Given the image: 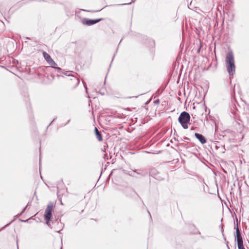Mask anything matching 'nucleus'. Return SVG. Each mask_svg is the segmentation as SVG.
I'll list each match as a JSON object with an SVG mask.
<instances>
[{
    "mask_svg": "<svg viewBox=\"0 0 249 249\" xmlns=\"http://www.w3.org/2000/svg\"><path fill=\"white\" fill-rule=\"evenodd\" d=\"M221 231H222V232H223V228H222H222H221Z\"/></svg>",
    "mask_w": 249,
    "mask_h": 249,
    "instance_id": "nucleus-21",
    "label": "nucleus"
},
{
    "mask_svg": "<svg viewBox=\"0 0 249 249\" xmlns=\"http://www.w3.org/2000/svg\"><path fill=\"white\" fill-rule=\"evenodd\" d=\"M227 70L230 75H233L235 71V66L233 53L232 51L228 52L225 58Z\"/></svg>",
    "mask_w": 249,
    "mask_h": 249,
    "instance_id": "nucleus-1",
    "label": "nucleus"
},
{
    "mask_svg": "<svg viewBox=\"0 0 249 249\" xmlns=\"http://www.w3.org/2000/svg\"><path fill=\"white\" fill-rule=\"evenodd\" d=\"M191 5H192V2L190 3V5H188V8H189V9H191V8H192L191 7Z\"/></svg>",
    "mask_w": 249,
    "mask_h": 249,
    "instance_id": "nucleus-16",
    "label": "nucleus"
},
{
    "mask_svg": "<svg viewBox=\"0 0 249 249\" xmlns=\"http://www.w3.org/2000/svg\"><path fill=\"white\" fill-rule=\"evenodd\" d=\"M130 3H131V2H130V3H127L126 4H130Z\"/></svg>",
    "mask_w": 249,
    "mask_h": 249,
    "instance_id": "nucleus-23",
    "label": "nucleus"
},
{
    "mask_svg": "<svg viewBox=\"0 0 249 249\" xmlns=\"http://www.w3.org/2000/svg\"><path fill=\"white\" fill-rule=\"evenodd\" d=\"M61 230H60L59 231H57V232H59H59H60V231Z\"/></svg>",
    "mask_w": 249,
    "mask_h": 249,
    "instance_id": "nucleus-22",
    "label": "nucleus"
},
{
    "mask_svg": "<svg viewBox=\"0 0 249 249\" xmlns=\"http://www.w3.org/2000/svg\"><path fill=\"white\" fill-rule=\"evenodd\" d=\"M195 136L202 144H204L206 142V138L202 134L196 133Z\"/></svg>",
    "mask_w": 249,
    "mask_h": 249,
    "instance_id": "nucleus-6",
    "label": "nucleus"
},
{
    "mask_svg": "<svg viewBox=\"0 0 249 249\" xmlns=\"http://www.w3.org/2000/svg\"><path fill=\"white\" fill-rule=\"evenodd\" d=\"M235 236L237 242V247L238 249H245L243 246V241L240 231H237Z\"/></svg>",
    "mask_w": 249,
    "mask_h": 249,
    "instance_id": "nucleus-5",
    "label": "nucleus"
},
{
    "mask_svg": "<svg viewBox=\"0 0 249 249\" xmlns=\"http://www.w3.org/2000/svg\"><path fill=\"white\" fill-rule=\"evenodd\" d=\"M53 208V204L51 203L48 205L47 208L45 210L44 217L46 220V223L48 226H50V220L52 216V210Z\"/></svg>",
    "mask_w": 249,
    "mask_h": 249,
    "instance_id": "nucleus-3",
    "label": "nucleus"
},
{
    "mask_svg": "<svg viewBox=\"0 0 249 249\" xmlns=\"http://www.w3.org/2000/svg\"><path fill=\"white\" fill-rule=\"evenodd\" d=\"M27 221H28V220H21V221H22L23 222H26Z\"/></svg>",
    "mask_w": 249,
    "mask_h": 249,
    "instance_id": "nucleus-20",
    "label": "nucleus"
},
{
    "mask_svg": "<svg viewBox=\"0 0 249 249\" xmlns=\"http://www.w3.org/2000/svg\"><path fill=\"white\" fill-rule=\"evenodd\" d=\"M49 64L50 65V67H51L52 68H53L56 69L57 70V72L58 73L61 74L62 73V70L60 68H59V67H56L57 64L53 61V60L51 61V62H50Z\"/></svg>",
    "mask_w": 249,
    "mask_h": 249,
    "instance_id": "nucleus-7",
    "label": "nucleus"
},
{
    "mask_svg": "<svg viewBox=\"0 0 249 249\" xmlns=\"http://www.w3.org/2000/svg\"><path fill=\"white\" fill-rule=\"evenodd\" d=\"M182 140L183 142H188L190 140V139L188 137H184V138H183V139H182Z\"/></svg>",
    "mask_w": 249,
    "mask_h": 249,
    "instance_id": "nucleus-12",
    "label": "nucleus"
},
{
    "mask_svg": "<svg viewBox=\"0 0 249 249\" xmlns=\"http://www.w3.org/2000/svg\"><path fill=\"white\" fill-rule=\"evenodd\" d=\"M94 131L97 139L99 141H102L103 139L101 132H100L96 127H95Z\"/></svg>",
    "mask_w": 249,
    "mask_h": 249,
    "instance_id": "nucleus-9",
    "label": "nucleus"
},
{
    "mask_svg": "<svg viewBox=\"0 0 249 249\" xmlns=\"http://www.w3.org/2000/svg\"><path fill=\"white\" fill-rule=\"evenodd\" d=\"M70 122V120H69L68 121H67V123L65 124V125L67 124L68 123H69V122Z\"/></svg>",
    "mask_w": 249,
    "mask_h": 249,
    "instance_id": "nucleus-19",
    "label": "nucleus"
},
{
    "mask_svg": "<svg viewBox=\"0 0 249 249\" xmlns=\"http://www.w3.org/2000/svg\"><path fill=\"white\" fill-rule=\"evenodd\" d=\"M56 118H57V117H55L53 119V121H52V122H51V123H50V124H49V125L48 126V127L49 126H50V125L51 124L53 123V121H54L55 119H56Z\"/></svg>",
    "mask_w": 249,
    "mask_h": 249,
    "instance_id": "nucleus-15",
    "label": "nucleus"
},
{
    "mask_svg": "<svg viewBox=\"0 0 249 249\" xmlns=\"http://www.w3.org/2000/svg\"><path fill=\"white\" fill-rule=\"evenodd\" d=\"M190 118V114L186 111L182 112L179 116L178 122L184 129L188 128V123L189 122Z\"/></svg>",
    "mask_w": 249,
    "mask_h": 249,
    "instance_id": "nucleus-2",
    "label": "nucleus"
},
{
    "mask_svg": "<svg viewBox=\"0 0 249 249\" xmlns=\"http://www.w3.org/2000/svg\"><path fill=\"white\" fill-rule=\"evenodd\" d=\"M26 208H27V206H26V207L23 209V211H22V213H23V212H24L25 211V210H26Z\"/></svg>",
    "mask_w": 249,
    "mask_h": 249,
    "instance_id": "nucleus-18",
    "label": "nucleus"
},
{
    "mask_svg": "<svg viewBox=\"0 0 249 249\" xmlns=\"http://www.w3.org/2000/svg\"><path fill=\"white\" fill-rule=\"evenodd\" d=\"M103 19L98 18V19H89L87 18H84L82 19V23L84 25H86L87 26H90L93 24H95L100 21H102Z\"/></svg>",
    "mask_w": 249,
    "mask_h": 249,
    "instance_id": "nucleus-4",
    "label": "nucleus"
},
{
    "mask_svg": "<svg viewBox=\"0 0 249 249\" xmlns=\"http://www.w3.org/2000/svg\"><path fill=\"white\" fill-rule=\"evenodd\" d=\"M159 101H156V103H159Z\"/></svg>",
    "mask_w": 249,
    "mask_h": 249,
    "instance_id": "nucleus-25",
    "label": "nucleus"
},
{
    "mask_svg": "<svg viewBox=\"0 0 249 249\" xmlns=\"http://www.w3.org/2000/svg\"><path fill=\"white\" fill-rule=\"evenodd\" d=\"M234 229L236 230V234H237V231H240L239 229V228L238 227V226H237L236 227H234Z\"/></svg>",
    "mask_w": 249,
    "mask_h": 249,
    "instance_id": "nucleus-14",
    "label": "nucleus"
},
{
    "mask_svg": "<svg viewBox=\"0 0 249 249\" xmlns=\"http://www.w3.org/2000/svg\"><path fill=\"white\" fill-rule=\"evenodd\" d=\"M83 82V84H84V86L85 87V89H86V91L87 92V88H86V87L85 83H84V82Z\"/></svg>",
    "mask_w": 249,
    "mask_h": 249,
    "instance_id": "nucleus-17",
    "label": "nucleus"
},
{
    "mask_svg": "<svg viewBox=\"0 0 249 249\" xmlns=\"http://www.w3.org/2000/svg\"><path fill=\"white\" fill-rule=\"evenodd\" d=\"M12 221H13V220L11 221H10L8 224H7L5 225V226H4L3 227H2V228L0 229V231L1 230H2V229H4L6 227H7V226H9V225L11 224V223Z\"/></svg>",
    "mask_w": 249,
    "mask_h": 249,
    "instance_id": "nucleus-13",
    "label": "nucleus"
},
{
    "mask_svg": "<svg viewBox=\"0 0 249 249\" xmlns=\"http://www.w3.org/2000/svg\"><path fill=\"white\" fill-rule=\"evenodd\" d=\"M61 249H62V247L61 248Z\"/></svg>",
    "mask_w": 249,
    "mask_h": 249,
    "instance_id": "nucleus-27",
    "label": "nucleus"
},
{
    "mask_svg": "<svg viewBox=\"0 0 249 249\" xmlns=\"http://www.w3.org/2000/svg\"><path fill=\"white\" fill-rule=\"evenodd\" d=\"M133 172H134V173H137L138 175H141L142 176H145V175L142 172H140V171H139L137 170H133Z\"/></svg>",
    "mask_w": 249,
    "mask_h": 249,
    "instance_id": "nucleus-10",
    "label": "nucleus"
},
{
    "mask_svg": "<svg viewBox=\"0 0 249 249\" xmlns=\"http://www.w3.org/2000/svg\"><path fill=\"white\" fill-rule=\"evenodd\" d=\"M179 146L186 148H187L188 147V146H187L186 144H185L184 143H179Z\"/></svg>",
    "mask_w": 249,
    "mask_h": 249,
    "instance_id": "nucleus-11",
    "label": "nucleus"
},
{
    "mask_svg": "<svg viewBox=\"0 0 249 249\" xmlns=\"http://www.w3.org/2000/svg\"><path fill=\"white\" fill-rule=\"evenodd\" d=\"M227 247H228V249H230V248L228 247V245H227Z\"/></svg>",
    "mask_w": 249,
    "mask_h": 249,
    "instance_id": "nucleus-26",
    "label": "nucleus"
},
{
    "mask_svg": "<svg viewBox=\"0 0 249 249\" xmlns=\"http://www.w3.org/2000/svg\"><path fill=\"white\" fill-rule=\"evenodd\" d=\"M159 101H156V103H159Z\"/></svg>",
    "mask_w": 249,
    "mask_h": 249,
    "instance_id": "nucleus-24",
    "label": "nucleus"
},
{
    "mask_svg": "<svg viewBox=\"0 0 249 249\" xmlns=\"http://www.w3.org/2000/svg\"><path fill=\"white\" fill-rule=\"evenodd\" d=\"M42 54L44 59L46 60V61L47 62L48 64L51 62V61L53 60L51 58V56L46 52H43Z\"/></svg>",
    "mask_w": 249,
    "mask_h": 249,
    "instance_id": "nucleus-8",
    "label": "nucleus"
}]
</instances>
